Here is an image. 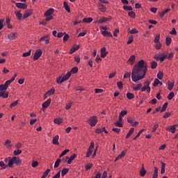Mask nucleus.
<instances>
[{"instance_id":"obj_35","label":"nucleus","mask_w":178,"mask_h":178,"mask_svg":"<svg viewBox=\"0 0 178 178\" xmlns=\"http://www.w3.org/2000/svg\"><path fill=\"white\" fill-rule=\"evenodd\" d=\"M133 133H134V128H131L129 131L128 132V134L126 136V138H129V137H130V136H131V134H133Z\"/></svg>"},{"instance_id":"obj_50","label":"nucleus","mask_w":178,"mask_h":178,"mask_svg":"<svg viewBox=\"0 0 178 178\" xmlns=\"http://www.w3.org/2000/svg\"><path fill=\"white\" fill-rule=\"evenodd\" d=\"M123 9L124 10H133V8L130 6H124Z\"/></svg>"},{"instance_id":"obj_20","label":"nucleus","mask_w":178,"mask_h":178,"mask_svg":"<svg viewBox=\"0 0 178 178\" xmlns=\"http://www.w3.org/2000/svg\"><path fill=\"white\" fill-rule=\"evenodd\" d=\"M80 48V45H74L72 49H70V54H73L76 52V51H78V49Z\"/></svg>"},{"instance_id":"obj_62","label":"nucleus","mask_w":178,"mask_h":178,"mask_svg":"<svg viewBox=\"0 0 178 178\" xmlns=\"http://www.w3.org/2000/svg\"><path fill=\"white\" fill-rule=\"evenodd\" d=\"M18 104V102L17 100V101H15L14 102H13L10 106V108H15V106H16V105H17Z\"/></svg>"},{"instance_id":"obj_38","label":"nucleus","mask_w":178,"mask_h":178,"mask_svg":"<svg viewBox=\"0 0 178 178\" xmlns=\"http://www.w3.org/2000/svg\"><path fill=\"white\" fill-rule=\"evenodd\" d=\"M168 12H170V9L168 8V9L165 10L164 11H163L162 13H161L160 17H163V16H165V15H166V13H168Z\"/></svg>"},{"instance_id":"obj_30","label":"nucleus","mask_w":178,"mask_h":178,"mask_svg":"<svg viewBox=\"0 0 178 178\" xmlns=\"http://www.w3.org/2000/svg\"><path fill=\"white\" fill-rule=\"evenodd\" d=\"M150 66L152 69H156V67L158 66V63H156V61H152L150 63Z\"/></svg>"},{"instance_id":"obj_25","label":"nucleus","mask_w":178,"mask_h":178,"mask_svg":"<svg viewBox=\"0 0 178 178\" xmlns=\"http://www.w3.org/2000/svg\"><path fill=\"white\" fill-rule=\"evenodd\" d=\"M143 87V84L142 83H138L136 85V86L133 88V90L134 91H140V90H141V88Z\"/></svg>"},{"instance_id":"obj_48","label":"nucleus","mask_w":178,"mask_h":178,"mask_svg":"<svg viewBox=\"0 0 178 178\" xmlns=\"http://www.w3.org/2000/svg\"><path fill=\"white\" fill-rule=\"evenodd\" d=\"M91 168H92V164H91V163H87L85 165L86 170H90V169H91Z\"/></svg>"},{"instance_id":"obj_57","label":"nucleus","mask_w":178,"mask_h":178,"mask_svg":"<svg viewBox=\"0 0 178 178\" xmlns=\"http://www.w3.org/2000/svg\"><path fill=\"white\" fill-rule=\"evenodd\" d=\"M23 147V145L20 143H18L15 145L16 149H20Z\"/></svg>"},{"instance_id":"obj_39","label":"nucleus","mask_w":178,"mask_h":178,"mask_svg":"<svg viewBox=\"0 0 178 178\" xmlns=\"http://www.w3.org/2000/svg\"><path fill=\"white\" fill-rule=\"evenodd\" d=\"M22 149H17L16 150H15L13 152V154L15 155L16 156H17V155H20V154H22Z\"/></svg>"},{"instance_id":"obj_5","label":"nucleus","mask_w":178,"mask_h":178,"mask_svg":"<svg viewBox=\"0 0 178 178\" xmlns=\"http://www.w3.org/2000/svg\"><path fill=\"white\" fill-rule=\"evenodd\" d=\"M154 58L155 60H160L162 63L166 59V58H168V54L162 53L161 54L155 55Z\"/></svg>"},{"instance_id":"obj_55","label":"nucleus","mask_w":178,"mask_h":178,"mask_svg":"<svg viewBox=\"0 0 178 178\" xmlns=\"http://www.w3.org/2000/svg\"><path fill=\"white\" fill-rule=\"evenodd\" d=\"M131 34H138V31H137V29L134 28L132 30L129 31Z\"/></svg>"},{"instance_id":"obj_7","label":"nucleus","mask_w":178,"mask_h":178,"mask_svg":"<svg viewBox=\"0 0 178 178\" xmlns=\"http://www.w3.org/2000/svg\"><path fill=\"white\" fill-rule=\"evenodd\" d=\"M42 55V51L41 49H38L33 56V60H38V58H41Z\"/></svg>"},{"instance_id":"obj_16","label":"nucleus","mask_w":178,"mask_h":178,"mask_svg":"<svg viewBox=\"0 0 178 178\" xmlns=\"http://www.w3.org/2000/svg\"><path fill=\"white\" fill-rule=\"evenodd\" d=\"M145 175H147V170H145V168H144V165H143L142 168L140 170V176L144 177Z\"/></svg>"},{"instance_id":"obj_44","label":"nucleus","mask_w":178,"mask_h":178,"mask_svg":"<svg viewBox=\"0 0 178 178\" xmlns=\"http://www.w3.org/2000/svg\"><path fill=\"white\" fill-rule=\"evenodd\" d=\"M127 97L128 99H133V98H134V94L128 92L127 93Z\"/></svg>"},{"instance_id":"obj_6","label":"nucleus","mask_w":178,"mask_h":178,"mask_svg":"<svg viewBox=\"0 0 178 178\" xmlns=\"http://www.w3.org/2000/svg\"><path fill=\"white\" fill-rule=\"evenodd\" d=\"M149 84H151V81H146L144 83V86L141 88L142 92H144L145 91H147V92H151V88L149 87Z\"/></svg>"},{"instance_id":"obj_3","label":"nucleus","mask_w":178,"mask_h":178,"mask_svg":"<svg viewBox=\"0 0 178 178\" xmlns=\"http://www.w3.org/2000/svg\"><path fill=\"white\" fill-rule=\"evenodd\" d=\"M70 76H72V74H70V72H67V74L63 77L60 76L59 78H58L56 80V83H58V84H62L63 81L69 80V79H70Z\"/></svg>"},{"instance_id":"obj_41","label":"nucleus","mask_w":178,"mask_h":178,"mask_svg":"<svg viewBox=\"0 0 178 178\" xmlns=\"http://www.w3.org/2000/svg\"><path fill=\"white\" fill-rule=\"evenodd\" d=\"M22 164V160L20 159H17V157H16L15 161V165H16L17 166H19V165Z\"/></svg>"},{"instance_id":"obj_43","label":"nucleus","mask_w":178,"mask_h":178,"mask_svg":"<svg viewBox=\"0 0 178 178\" xmlns=\"http://www.w3.org/2000/svg\"><path fill=\"white\" fill-rule=\"evenodd\" d=\"M175 97V92H171L168 95L167 98L170 101L171 99H173V97Z\"/></svg>"},{"instance_id":"obj_59","label":"nucleus","mask_w":178,"mask_h":178,"mask_svg":"<svg viewBox=\"0 0 178 178\" xmlns=\"http://www.w3.org/2000/svg\"><path fill=\"white\" fill-rule=\"evenodd\" d=\"M0 166L3 168V169H6L8 168V165L3 163V161H0Z\"/></svg>"},{"instance_id":"obj_2","label":"nucleus","mask_w":178,"mask_h":178,"mask_svg":"<svg viewBox=\"0 0 178 178\" xmlns=\"http://www.w3.org/2000/svg\"><path fill=\"white\" fill-rule=\"evenodd\" d=\"M10 86V81H6L4 84L0 85V97L8 98L9 92H6V90Z\"/></svg>"},{"instance_id":"obj_10","label":"nucleus","mask_w":178,"mask_h":178,"mask_svg":"<svg viewBox=\"0 0 178 178\" xmlns=\"http://www.w3.org/2000/svg\"><path fill=\"white\" fill-rule=\"evenodd\" d=\"M15 6L19 9H27V4L23 3H15Z\"/></svg>"},{"instance_id":"obj_53","label":"nucleus","mask_w":178,"mask_h":178,"mask_svg":"<svg viewBox=\"0 0 178 178\" xmlns=\"http://www.w3.org/2000/svg\"><path fill=\"white\" fill-rule=\"evenodd\" d=\"M117 86L118 87V88H120V90H122V88H123V82L122 81H118L117 83Z\"/></svg>"},{"instance_id":"obj_49","label":"nucleus","mask_w":178,"mask_h":178,"mask_svg":"<svg viewBox=\"0 0 178 178\" xmlns=\"http://www.w3.org/2000/svg\"><path fill=\"white\" fill-rule=\"evenodd\" d=\"M165 44L166 45H169L170 44H172V38L167 37L165 39Z\"/></svg>"},{"instance_id":"obj_21","label":"nucleus","mask_w":178,"mask_h":178,"mask_svg":"<svg viewBox=\"0 0 178 178\" xmlns=\"http://www.w3.org/2000/svg\"><path fill=\"white\" fill-rule=\"evenodd\" d=\"M124 155H126V152H121V154H120L115 159V162H117V161H119V159H122V158H123L124 156Z\"/></svg>"},{"instance_id":"obj_51","label":"nucleus","mask_w":178,"mask_h":178,"mask_svg":"<svg viewBox=\"0 0 178 178\" xmlns=\"http://www.w3.org/2000/svg\"><path fill=\"white\" fill-rule=\"evenodd\" d=\"M55 94V89H51L47 91V95H54Z\"/></svg>"},{"instance_id":"obj_28","label":"nucleus","mask_w":178,"mask_h":178,"mask_svg":"<svg viewBox=\"0 0 178 178\" xmlns=\"http://www.w3.org/2000/svg\"><path fill=\"white\" fill-rule=\"evenodd\" d=\"M79 72V68L77 67H74L70 72V74H76Z\"/></svg>"},{"instance_id":"obj_4","label":"nucleus","mask_w":178,"mask_h":178,"mask_svg":"<svg viewBox=\"0 0 178 178\" xmlns=\"http://www.w3.org/2000/svg\"><path fill=\"white\" fill-rule=\"evenodd\" d=\"M88 123L91 127H94L98 123V118L95 115L90 117Z\"/></svg>"},{"instance_id":"obj_9","label":"nucleus","mask_w":178,"mask_h":178,"mask_svg":"<svg viewBox=\"0 0 178 178\" xmlns=\"http://www.w3.org/2000/svg\"><path fill=\"white\" fill-rule=\"evenodd\" d=\"M109 20H112V18L103 17H101L98 20V22H99V24H102V23H106V22H109Z\"/></svg>"},{"instance_id":"obj_61","label":"nucleus","mask_w":178,"mask_h":178,"mask_svg":"<svg viewBox=\"0 0 178 178\" xmlns=\"http://www.w3.org/2000/svg\"><path fill=\"white\" fill-rule=\"evenodd\" d=\"M160 35H157L156 37H155V38H154V42H155L156 44V43H158V42H159V38H160Z\"/></svg>"},{"instance_id":"obj_13","label":"nucleus","mask_w":178,"mask_h":178,"mask_svg":"<svg viewBox=\"0 0 178 178\" xmlns=\"http://www.w3.org/2000/svg\"><path fill=\"white\" fill-rule=\"evenodd\" d=\"M134 62H136V56L131 55L129 60L127 61V63H131V65H134Z\"/></svg>"},{"instance_id":"obj_63","label":"nucleus","mask_w":178,"mask_h":178,"mask_svg":"<svg viewBox=\"0 0 178 178\" xmlns=\"http://www.w3.org/2000/svg\"><path fill=\"white\" fill-rule=\"evenodd\" d=\"M131 76V73L130 72H126L124 75V79H129Z\"/></svg>"},{"instance_id":"obj_14","label":"nucleus","mask_w":178,"mask_h":178,"mask_svg":"<svg viewBox=\"0 0 178 178\" xmlns=\"http://www.w3.org/2000/svg\"><path fill=\"white\" fill-rule=\"evenodd\" d=\"M8 40H16L17 35L15 33H10L8 35Z\"/></svg>"},{"instance_id":"obj_12","label":"nucleus","mask_w":178,"mask_h":178,"mask_svg":"<svg viewBox=\"0 0 178 178\" xmlns=\"http://www.w3.org/2000/svg\"><path fill=\"white\" fill-rule=\"evenodd\" d=\"M52 143L54 144V145H59V135H56L53 138Z\"/></svg>"},{"instance_id":"obj_1","label":"nucleus","mask_w":178,"mask_h":178,"mask_svg":"<svg viewBox=\"0 0 178 178\" xmlns=\"http://www.w3.org/2000/svg\"><path fill=\"white\" fill-rule=\"evenodd\" d=\"M148 72V65L144 60L138 61V65H135L132 70L131 80L134 83L143 80Z\"/></svg>"},{"instance_id":"obj_19","label":"nucleus","mask_w":178,"mask_h":178,"mask_svg":"<svg viewBox=\"0 0 178 178\" xmlns=\"http://www.w3.org/2000/svg\"><path fill=\"white\" fill-rule=\"evenodd\" d=\"M177 124L170 126L169 131H170V133H172V134H175V133H176V128L177 127Z\"/></svg>"},{"instance_id":"obj_37","label":"nucleus","mask_w":178,"mask_h":178,"mask_svg":"<svg viewBox=\"0 0 178 178\" xmlns=\"http://www.w3.org/2000/svg\"><path fill=\"white\" fill-rule=\"evenodd\" d=\"M157 78L159 80H162L163 79V72L162 71H159L157 74Z\"/></svg>"},{"instance_id":"obj_22","label":"nucleus","mask_w":178,"mask_h":178,"mask_svg":"<svg viewBox=\"0 0 178 178\" xmlns=\"http://www.w3.org/2000/svg\"><path fill=\"white\" fill-rule=\"evenodd\" d=\"M54 8H49L44 13V16H51L54 13Z\"/></svg>"},{"instance_id":"obj_32","label":"nucleus","mask_w":178,"mask_h":178,"mask_svg":"<svg viewBox=\"0 0 178 178\" xmlns=\"http://www.w3.org/2000/svg\"><path fill=\"white\" fill-rule=\"evenodd\" d=\"M173 87H175V83L168 82V88L169 91H172L173 90Z\"/></svg>"},{"instance_id":"obj_64","label":"nucleus","mask_w":178,"mask_h":178,"mask_svg":"<svg viewBox=\"0 0 178 178\" xmlns=\"http://www.w3.org/2000/svg\"><path fill=\"white\" fill-rule=\"evenodd\" d=\"M94 145H95L94 142H91L88 150L89 151H92V149H94Z\"/></svg>"},{"instance_id":"obj_42","label":"nucleus","mask_w":178,"mask_h":178,"mask_svg":"<svg viewBox=\"0 0 178 178\" xmlns=\"http://www.w3.org/2000/svg\"><path fill=\"white\" fill-rule=\"evenodd\" d=\"M70 149H65L64 150L59 156V158H62V156H65V155H66V154H67V152H70Z\"/></svg>"},{"instance_id":"obj_56","label":"nucleus","mask_w":178,"mask_h":178,"mask_svg":"<svg viewBox=\"0 0 178 178\" xmlns=\"http://www.w3.org/2000/svg\"><path fill=\"white\" fill-rule=\"evenodd\" d=\"M133 36H130L128 39V41L127 42V45H130L133 42Z\"/></svg>"},{"instance_id":"obj_23","label":"nucleus","mask_w":178,"mask_h":178,"mask_svg":"<svg viewBox=\"0 0 178 178\" xmlns=\"http://www.w3.org/2000/svg\"><path fill=\"white\" fill-rule=\"evenodd\" d=\"M102 34L104 35V37H113L112 33L111 32H108L107 31H102Z\"/></svg>"},{"instance_id":"obj_31","label":"nucleus","mask_w":178,"mask_h":178,"mask_svg":"<svg viewBox=\"0 0 178 178\" xmlns=\"http://www.w3.org/2000/svg\"><path fill=\"white\" fill-rule=\"evenodd\" d=\"M99 9L101 12H106V7L104 4H99Z\"/></svg>"},{"instance_id":"obj_26","label":"nucleus","mask_w":178,"mask_h":178,"mask_svg":"<svg viewBox=\"0 0 178 178\" xmlns=\"http://www.w3.org/2000/svg\"><path fill=\"white\" fill-rule=\"evenodd\" d=\"M63 6H64V8L65 9V10H67L68 12V13H70V7H69V5L67 4V3L66 1L63 2Z\"/></svg>"},{"instance_id":"obj_45","label":"nucleus","mask_w":178,"mask_h":178,"mask_svg":"<svg viewBox=\"0 0 178 178\" xmlns=\"http://www.w3.org/2000/svg\"><path fill=\"white\" fill-rule=\"evenodd\" d=\"M168 102H165V103L163 105V107H162V108H161V113H162V112H165V111H166V108H168Z\"/></svg>"},{"instance_id":"obj_36","label":"nucleus","mask_w":178,"mask_h":178,"mask_svg":"<svg viewBox=\"0 0 178 178\" xmlns=\"http://www.w3.org/2000/svg\"><path fill=\"white\" fill-rule=\"evenodd\" d=\"M62 160L60 159H57L54 164V168L56 169V168H59V165H60V162Z\"/></svg>"},{"instance_id":"obj_58","label":"nucleus","mask_w":178,"mask_h":178,"mask_svg":"<svg viewBox=\"0 0 178 178\" xmlns=\"http://www.w3.org/2000/svg\"><path fill=\"white\" fill-rule=\"evenodd\" d=\"M87 35V31H83V32L80 33L78 35V37H84V35Z\"/></svg>"},{"instance_id":"obj_34","label":"nucleus","mask_w":178,"mask_h":178,"mask_svg":"<svg viewBox=\"0 0 178 178\" xmlns=\"http://www.w3.org/2000/svg\"><path fill=\"white\" fill-rule=\"evenodd\" d=\"M54 122L56 124H60V123H62L63 120H62V118H56L54 119Z\"/></svg>"},{"instance_id":"obj_47","label":"nucleus","mask_w":178,"mask_h":178,"mask_svg":"<svg viewBox=\"0 0 178 178\" xmlns=\"http://www.w3.org/2000/svg\"><path fill=\"white\" fill-rule=\"evenodd\" d=\"M129 17H132V19H136V13L133 12V11H130L128 13Z\"/></svg>"},{"instance_id":"obj_18","label":"nucleus","mask_w":178,"mask_h":178,"mask_svg":"<svg viewBox=\"0 0 178 178\" xmlns=\"http://www.w3.org/2000/svg\"><path fill=\"white\" fill-rule=\"evenodd\" d=\"M15 15L18 20H22V19H23V14L20 13V11H15Z\"/></svg>"},{"instance_id":"obj_52","label":"nucleus","mask_w":178,"mask_h":178,"mask_svg":"<svg viewBox=\"0 0 178 178\" xmlns=\"http://www.w3.org/2000/svg\"><path fill=\"white\" fill-rule=\"evenodd\" d=\"M30 55H31V49L29 50L28 52L24 53L22 54V56H24V58H26L27 56H30Z\"/></svg>"},{"instance_id":"obj_60","label":"nucleus","mask_w":178,"mask_h":178,"mask_svg":"<svg viewBox=\"0 0 178 178\" xmlns=\"http://www.w3.org/2000/svg\"><path fill=\"white\" fill-rule=\"evenodd\" d=\"M125 115H127V111H122L120 113V116H122L123 118V116H125Z\"/></svg>"},{"instance_id":"obj_24","label":"nucleus","mask_w":178,"mask_h":178,"mask_svg":"<svg viewBox=\"0 0 178 178\" xmlns=\"http://www.w3.org/2000/svg\"><path fill=\"white\" fill-rule=\"evenodd\" d=\"M40 41H44V44H49V38H48V36H44V37H42L40 38Z\"/></svg>"},{"instance_id":"obj_27","label":"nucleus","mask_w":178,"mask_h":178,"mask_svg":"<svg viewBox=\"0 0 178 178\" xmlns=\"http://www.w3.org/2000/svg\"><path fill=\"white\" fill-rule=\"evenodd\" d=\"M67 173H69V168H63L61 171V176L63 177V176H65Z\"/></svg>"},{"instance_id":"obj_46","label":"nucleus","mask_w":178,"mask_h":178,"mask_svg":"<svg viewBox=\"0 0 178 178\" xmlns=\"http://www.w3.org/2000/svg\"><path fill=\"white\" fill-rule=\"evenodd\" d=\"M159 83H161V81H159V79H154L153 86L158 87V85L159 84Z\"/></svg>"},{"instance_id":"obj_54","label":"nucleus","mask_w":178,"mask_h":178,"mask_svg":"<svg viewBox=\"0 0 178 178\" xmlns=\"http://www.w3.org/2000/svg\"><path fill=\"white\" fill-rule=\"evenodd\" d=\"M122 122H115L114 124L115 126H116L117 127H123V124L121 123Z\"/></svg>"},{"instance_id":"obj_29","label":"nucleus","mask_w":178,"mask_h":178,"mask_svg":"<svg viewBox=\"0 0 178 178\" xmlns=\"http://www.w3.org/2000/svg\"><path fill=\"white\" fill-rule=\"evenodd\" d=\"M166 167V163L161 161V175H163L165 173V168Z\"/></svg>"},{"instance_id":"obj_11","label":"nucleus","mask_w":178,"mask_h":178,"mask_svg":"<svg viewBox=\"0 0 178 178\" xmlns=\"http://www.w3.org/2000/svg\"><path fill=\"white\" fill-rule=\"evenodd\" d=\"M77 156V155L76 154H72L70 158L67 157V164L70 165L72 163V162H73V161H74V159Z\"/></svg>"},{"instance_id":"obj_40","label":"nucleus","mask_w":178,"mask_h":178,"mask_svg":"<svg viewBox=\"0 0 178 178\" xmlns=\"http://www.w3.org/2000/svg\"><path fill=\"white\" fill-rule=\"evenodd\" d=\"M92 22V18L89 17V18H83V23H91Z\"/></svg>"},{"instance_id":"obj_17","label":"nucleus","mask_w":178,"mask_h":178,"mask_svg":"<svg viewBox=\"0 0 178 178\" xmlns=\"http://www.w3.org/2000/svg\"><path fill=\"white\" fill-rule=\"evenodd\" d=\"M51 99H48L46 102H44L42 104V108L46 109V108H48L49 105H51Z\"/></svg>"},{"instance_id":"obj_8","label":"nucleus","mask_w":178,"mask_h":178,"mask_svg":"<svg viewBox=\"0 0 178 178\" xmlns=\"http://www.w3.org/2000/svg\"><path fill=\"white\" fill-rule=\"evenodd\" d=\"M15 161H16V156H14L12 159L10 158L7 168H13V165H15Z\"/></svg>"},{"instance_id":"obj_33","label":"nucleus","mask_w":178,"mask_h":178,"mask_svg":"<svg viewBox=\"0 0 178 178\" xmlns=\"http://www.w3.org/2000/svg\"><path fill=\"white\" fill-rule=\"evenodd\" d=\"M152 178H158V168L154 167Z\"/></svg>"},{"instance_id":"obj_15","label":"nucleus","mask_w":178,"mask_h":178,"mask_svg":"<svg viewBox=\"0 0 178 178\" xmlns=\"http://www.w3.org/2000/svg\"><path fill=\"white\" fill-rule=\"evenodd\" d=\"M32 14L33 11H31V10H26L24 14L23 19H27V17H30L31 15Z\"/></svg>"}]
</instances>
